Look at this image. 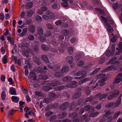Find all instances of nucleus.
<instances>
[{
  "label": "nucleus",
  "instance_id": "obj_25",
  "mask_svg": "<svg viewBox=\"0 0 122 122\" xmlns=\"http://www.w3.org/2000/svg\"><path fill=\"white\" fill-rule=\"evenodd\" d=\"M67 51L68 53L70 55L72 54L73 52V49L71 47H70L68 48Z\"/></svg>",
  "mask_w": 122,
  "mask_h": 122
},
{
  "label": "nucleus",
  "instance_id": "obj_5",
  "mask_svg": "<svg viewBox=\"0 0 122 122\" xmlns=\"http://www.w3.org/2000/svg\"><path fill=\"white\" fill-rule=\"evenodd\" d=\"M37 32L39 35H42L43 33V30L41 26H38L37 28Z\"/></svg>",
  "mask_w": 122,
  "mask_h": 122
},
{
  "label": "nucleus",
  "instance_id": "obj_11",
  "mask_svg": "<svg viewBox=\"0 0 122 122\" xmlns=\"http://www.w3.org/2000/svg\"><path fill=\"white\" fill-rule=\"evenodd\" d=\"M33 60L38 65H39L41 64V62L39 59L36 56H34L33 57Z\"/></svg>",
  "mask_w": 122,
  "mask_h": 122
},
{
  "label": "nucleus",
  "instance_id": "obj_15",
  "mask_svg": "<svg viewBox=\"0 0 122 122\" xmlns=\"http://www.w3.org/2000/svg\"><path fill=\"white\" fill-rule=\"evenodd\" d=\"M84 110L86 111H87L91 109L93 111L94 110V108L93 107L89 105H87L85 106L84 108Z\"/></svg>",
  "mask_w": 122,
  "mask_h": 122
},
{
  "label": "nucleus",
  "instance_id": "obj_53",
  "mask_svg": "<svg viewBox=\"0 0 122 122\" xmlns=\"http://www.w3.org/2000/svg\"><path fill=\"white\" fill-rule=\"evenodd\" d=\"M35 94L39 96H42L43 94L42 93L40 92L36 91L35 92Z\"/></svg>",
  "mask_w": 122,
  "mask_h": 122
},
{
  "label": "nucleus",
  "instance_id": "obj_63",
  "mask_svg": "<svg viewBox=\"0 0 122 122\" xmlns=\"http://www.w3.org/2000/svg\"><path fill=\"white\" fill-rule=\"evenodd\" d=\"M112 7L114 9H117L119 7V6L117 3L113 4L112 5Z\"/></svg>",
  "mask_w": 122,
  "mask_h": 122
},
{
  "label": "nucleus",
  "instance_id": "obj_56",
  "mask_svg": "<svg viewBox=\"0 0 122 122\" xmlns=\"http://www.w3.org/2000/svg\"><path fill=\"white\" fill-rule=\"evenodd\" d=\"M33 11L31 10H30L28 11L27 14L28 16H31L33 14Z\"/></svg>",
  "mask_w": 122,
  "mask_h": 122
},
{
  "label": "nucleus",
  "instance_id": "obj_58",
  "mask_svg": "<svg viewBox=\"0 0 122 122\" xmlns=\"http://www.w3.org/2000/svg\"><path fill=\"white\" fill-rule=\"evenodd\" d=\"M84 64V62L82 61H79L77 64V66H81Z\"/></svg>",
  "mask_w": 122,
  "mask_h": 122
},
{
  "label": "nucleus",
  "instance_id": "obj_46",
  "mask_svg": "<svg viewBox=\"0 0 122 122\" xmlns=\"http://www.w3.org/2000/svg\"><path fill=\"white\" fill-rule=\"evenodd\" d=\"M93 99V97H87L85 100L86 102H91Z\"/></svg>",
  "mask_w": 122,
  "mask_h": 122
},
{
  "label": "nucleus",
  "instance_id": "obj_20",
  "mask_svg": "<svg viewBox=\"0 0 122 122\" xmlns=\"http://www.w3.org/2000/svg\"><path fill=\"white\" fill-rule=\"evenodd\" d=\"M108 93H106L102 95L101 93V95L100 97L99 98V100H101L102 99L106 98L107 96L108 95Z\"/></svg>",
  "mask_w": 122,
  "mask_h": 122
},
{
  "label": "nucleus",
  "instance_id": "obj_33",
  "mask_svg": "<svg viewBox=\"0 0 122 122\" xmlns=\"http://www.w3.org/2000/svg\"><path fill=\"white\" fill-rule=\"evenodd\" d=\"M114 104V103L113 102H111L105 105V107L107 108H109L112 107Z\"/></svg>",
  "mask_w": 122,
  "mask_h": 122
},
{
  "label": "nucleus",
  "instance_id": "obj_12",
  "mask_svg": "<svg viewBox=\"0 0 122 122\" xmlns=\"http://www.w3.org/2000/svg\"><path fill=\"white\" fill-rule=\"evenodd\" d=\"M41 57L42 60L44 62L47 63H49V61L46 56L45 55H42Z\"/></svg>",
  "mask_w": 122,
  "mask_h": 122
},
{
  "label": "nucleus",
  "instance_id": "obj_13",
  "mask_svg": "<svg viewBox=\"0 0 122 122\" xmlns=\"http://www.w3.org/2000/svg\"><path fill=\"white\" fill-rule=\"evenodd\" d=\"M69 67L67 66L63 67L61 69V71L63 73H66L68 72L69 70Z\"/></svg>",
  "mask_w": 122,
  "mask_h": 122
},
{
  "label": "nucleus",
  "instance_id": "obj_10",
  "mask_svg": "<svg viewBox=\"0 0 122 122\" xmlns=\"http://www.w3.org/2000/svg\"><path fill=\"white\" fill-rule=\"evenodd\" d=\"M9 93L12 95H16L15 89L13 87L10 88Z\"/></svg>",
  "mask_w": 122,
  "mask_h": 122
},
{
  "label": "nucleus",
  "instance_id": "obj_48",
  "mask_svg": "<svg viewBox=\"0 0 122 122\" xmlns=\"http://www.w3.org/2000/svg\"><path fill=\"white\" fill-rule=\"evenodd\" d=\"M81 58V56L79 54H77L75 56V60L76 61H78Z\"/></svg>",
  "mask_w": 122,
  "mask_h": 122
},
{
  "label": "nucleus",
  "instance_id": "obj_60",
  "mask_svg": "<svg viewBox=\"0 0 122 122\" xmlns=\"http://www.w3.org/2000/svg\"><path fill=\"white\" fill-rule=\"evenodd\" d=\"M47 66L49 68L51 69H53L55 67H56L55 65L51 64H48Z\"/></svg>",
  "mask_w": 122,
  "mask_h": 122
},
{
  "label": "nucleus",
  "instance_id": "obj_8",
  "mask_svg": "<svg viewBox=\"0 0 122 122\" xmlns=\"http://www.w3.org/2000/svg\"><path fill=\"white\" fill-rule=\"evenodd\" d=\"M46 12L47 14L48 15V19H52L54 18L55 15L53 13L48 11H47Z\"/></svg>",
  "mask_w": 122,
  "mask_h": 122
},
{
  "label": "nucleus",
  "instance_id": "obj_31",
  "mask_svg": "<svg viewBox=\"0 0 122 122\" xmlns=\"http://www.w3.org/2000/svg\"><path fill=\"white\" fill-rule=\"evenodd\" d=\"M8 57L6 55H5L2 58V61L4 64H6L7 62Z\"/></svg>",
  "mask_w": 122,
  "mask_h": 122
},
{
  "label": "nucleus",
  "instance_id": "obj_16",
  "mask_svg": "<svg viewBox=\"0 0 122 122\" xmlns=\"http://www.w3.org/2000/svg\"><path fill=\"white\" fill-rule=\"evenodd\" d=\"M84 88L85 89V91L86 94L88 95L90 93L91 91H90V88L88 86H86L85 87H82V88Z\"/></svg>",
  "mask_w": 122,
  "mask_h": 122
},
{
  "label": "nucleus",
  "instance_id": "obj_28",
  "mask_svg": "<svg viewBox=\"0 0 122 122\" xmlns=\"http://www.w3.org/2000/svg\"><path fill=\"white\" fill-rule=\"evenodd\" d=\"M121 103V101L120 99H118L117 101L114 104V106L115 107H117L120 105Z\"/></svg>",
  "mask_w": 122,
  "mask_h": 122
},
{
  "label": "nucleus",
  "instance_id": "obj_2",
  "mask_svg": "<svg viewBox=\"0 0 122 122\" xmlns=\"http://www.w3.org/2000/svg\"><path fill=\"white\" fill-rule=\"evenodd\" d=\"M86 72L85 71H79L76 72L74 74L75 76H81L80 77L83 79L86 76Z\"/></svg>",
  "mask_w": 122,
  "mask_h": 122
},
{
  "label": "nucleus",
  "instance_id": "obj_32",
  "mask_svg": "<svg viewBox=\"0 0 122 122\" xmlns=\"http://www.w3.org/2000/svg\"><path fill=\"white\" fill-rule=\"evenodd\" d=\"M77 84V82L75 81H72L71 82V86L72 88H75L77 86L76 84Z\"/></svg>",
  "mask_w": 122,
  "mask_h": 122
},
{
  "label": "nucleus",
  "instance_id": "obj_44",
  "mask_svg": "<svg viewBox=\"0 0 122 122\" xmlns=\"http://www.w3.org/2000/svg\"><path fill=\"white\" fill-rule=\"evenodd\" d=\"M65 88L64 86H59L56 88V91H60L64 89Z\"/></svg>",
  "mask_w": 122,
  "mask_h": 122
},
{
  "label": "nucleus",
  "instance_id": "obj_29",
  "mask_svg": "<svg viewBox=\"0 0 122 122\" xmlns=\"http://www.w3.org/2000/svg\"><path fill=\"white\" fill-rule=\"evenodd\" d=\"M122 80L121 78H119L117 76L115 78V80L113 82L114 84H116L119 83Z\"/></svg>",
  "mask_w": 122,
  "mask_h": 122
},
{
  "label": "nucleus",
  "instance_id": "obj_23",
  "mask_svg": "<svg viewBox=\"0 0 122 122\" xmlns=\"http://www.w3.org/2000/svg\"><path fill=\"white\" fill-rule=\"evenodd\" d=\"M7 38L9 42H10L11 44L12 45H13L14 43V42L12 38L10 37V36H7Z\"/></svg>",
  "mask_w": 122,
  "mask_h": 122
},
{
  "label": "nucleus",
  "instance_id": "obj_26",
  "mask_svg": "<svg viewBox=\"0 0 122 122\" xmlns=\"http://www.w3.org/2000/svg\"><path fill=\"white\" fill-rule=\"evenodd\" d=\"M62 32L64 36H67L69 34V32L68 31L66 30H62Z\"/></svg>",
  "mask_w": 122,
  "mask_h": 122
},
{
  "label": "nucleus",
  "instance_id": "obj_24",
  "mask_svg": "<svg viewBox=\"0 0 122 122\" xmlns=\"http://www.w3.org/2000/svg\"><path fill=\"white\" fill-rule=\"evenodd\" d=\"M41 47L43 50L45 51H48L49 49L47 46L44 44H42L41 45Z\"/></svg>",
  "mask_w": 122,
  "mask_h": 122
},
{
  "label": "nucleus",
  "instance_id": "obj_39",
  "mask_svg": "<svg viewBox=\"0 0 122 122\" xmlns=\"http://www.w3.org/2000/svg\"><path fill=\"white\" fill-rule=\"evenodd\" d=\"M106 75V74L104 73H102L100 74H98L97 75L96 78H95L96 79H97L98 78H100L103 77L105 76Z\"/></svg>",
  "mask_w": 122,
  "mask_h": 122
},
{
  "label": "nucleus",
  "instance_id": "obj_27",
  "mask_svg": "<svg viewBox=\"0 0 122 122\" xmlns=\"http://www.w3.org/2000/svg\"><path fill=\"white\" fill-rule=\"evenodd\" d=\"M67 2H63L61 4L62 6L64 8H67L69 6Z\"/></svg>",
  "mask_w": 122,
  "mask_h": 122
},
{
  "label": "nucleus",
  "instance_id": "obj_34",
  "mask_svg": "<svg viewBox=\"0 0 122 122\" xmlns=\"http://www.w3.org/2000/svg\"><path fill=\"white\" fill-rule=\"evenodd\" d=\"M23 56H26L27 57H29V53L27 51H25L23 52L22 54Z\"/></svg>",
  "mask_w": 122,
  "mask_h": 122
},
{
  "label": "nucleus",
  "instance_id": "obj_59",
  "mask_svg": "<svg viewBox=\"0 0 122 122\" xmlns=\"http://www.w3.org/2000/svg\"><path fill=\"white\" fill-rule=\"evenodd\" d=\"M77 115V113L76 112H73L69 115V116L74 118L76 117Z\"/></svg>",
  "mask_w": 122,
  "mask_h": 122
},
{
  "label": "nucleus",
  "instance_id": "obj_6",
  "mask_svg": "<svg viewBox=\"0 0 122 122\" xmlns=\"http://www.w3.org/2000/svg\"><path fill=\"white\" fill-rule=\"evenodd\" d=\"M68 102H66L62 104L60 107V109L62 110H64L66 109L68 107Z\"/></svg>",
  "mask_w": 122,
  "mask_h": 122
},
{
  "label": "nucleus",
  "instance_id": "obj_49",
  "mask_svg": "<svg viewBox=\"0 0 122 122\" xmlns=\"http://www.w3.org/2000/svg\"><path fill=\"white\" fill-rule=\"evenodd\" d=\"M100 70V68H98L96 69L91 73V76L92 75L96 74L97 72Z\"/></svg>",
  "mask_w": 122,
  "mask_h": 122
},
{
  "label": "nucleus",
  "instance_id": "obj_50",
  "mask_svg": "<svg viewBox=\"0 0 122 122\" xmlns=\"http://www.w3.org/2000/svg\"><path fill=\"white\" fill-rule=\"evenodd\" d=\"M51 35V32L49 30H48L46 31L45 32L44 36L46 37H48L50 36Z\"/></svg>",
  "mask_w": 122,
  "mask_h": 122
},
{
  "label": "nucleus",
  "instance_id": "obj_9",
  "mask_svg": "<svg viewBox=\"0 0 122 122\" xmlns=\"http://www.w3.org/2000/svg\"><path fill=\"white\" fill-rule=\"evenodd\" d=\"M104 112L105 113L103 116V117H107L108 116L110 115L111 114H112V112H111V111L109 110H105L104 111Z\"/></svg>",
  "mask_w": 122,
  "mask_h": 122
},
{
  "label": "nucleus",
  "instance_id": "obj_40",
  "mask_svg": "<svg viewBox=\"0 0 122 122\" xmlns=\"http://www.w3.org/2000/svg\"><path fill=\"white\" fill-rule=\"evenodd\" d=\"M83 3L82 4H81V6L82 8H83L85 7L87 8V3L85 1H83L82 2Z\"/></svg>",
  "mask_w": 122,
  "mask_h": 122
},
{
  "label": "nucleus",
  "instance_id": "obj_14",
  "mask_svg": "<svg viewBox=\"0 0 122 122\" xmlns=\"http://www.w3.org/2000/svg\"><path fill=\"white\" fill-rule=\"evenodd\" d=\"M66 60L69 64H71L73 60V57L71 56H67L66 58Z\"/></svg>",
  "mask_w": 122,
  "mask_h": 122
},
{
  "label": "nucleus",
  "instance_id": "obj_19",
  "mask_svg": "<svg viewBox=\"0 0 122 122\" xmlns=\"http://www.w3.org/2000/svg\"><path fill=\"white\" fill-rule=\"evenodd\" d=\"M66 115V113L65 112L61 113L59 114L58 116V118L59 119L63 118Z\"/></svg>",
  "mask_w": 122,
  "mask_h": 122
},
{
  "label": "nucleus",
  "instance_id": "obj_35",
  "mask_svg": "<svg viewBox=\"0 0 122 122\" xmlns=\"http://www.w3.org/2000/svg\"><path fill=\"white\" fill-rule=\"evenodd\" d=\"M27 30V29L26 28H25L23 29V31L22 33L20 34V36H23L25 35Z\"/></svg>",
  "mask_w": 122,
  "mask_h": 122
},
{
  "label": "nucleus",
  "instance_id": "obj_18",
  "mask_svg": "<svg viewBox=\"0 0 122 122\" xmlns=\"http://www.w3.org/2000/svg\"><path fill=\"white\" fill-rule=\"evenodd\" d=\"M81 96V93L80 92L75 93L73 95L72 97L73 99H75L79 98Z\"/></svg>",
  "mask_w": 122,
  "mask_h": 122
},
{
  "label": "nucleus",
  "instance_id": "obj_45",
  "mask_svg": "<svg viewBox=\"0 0 122 122\" xmlns=\"http://www.w3.org/2000/svg\"><path fill=\"white\" fill-rule=\"evenodd\" d=\"M14 60L15 63V64H18L20 66L21 65L20 60L19 59H18L17 60V58L16 57H14Z\"/></svg>",
  "mask_w": 122,
  "mask_h": 122
},
{
  "label": "nucleus",
  "instance_id": "obj_51",
  "mask_svg": "<svg viewBox=\"0 0 122 122\" xmlns=\"http://www.w3.org/2000/svg\"><path fill=\"white\" fill-rule=\"evenodd\" d=\"M54 75L55 76L57 77H60L62 76V75L61 72H56L54 73Z\"/></svg>",
  "mask_w": 122,
  "mask_h": 122
},
{
  "label": "nucleus",
  "instance_id": "obj_54",
  "mask_svg": "<svg viewBox=\"0 0 122 122\" xmlns=\"http://www.w3.org/2000/svg\"><path fill=\"white\" fill-rule=\"evenodd\" d=\"M110 95H109L107 97V99L109 100L112 99L114 97H115L112 92H110Z\"/></svg>",
  "mask_w": 122,
  "mask_h": 122
},
{
  "label": "nucleus",
  "instance_id": "obj_7",
  "mask_svg": "<svg viewBox=\"0 0 122 122\" xmlns=\"http://www.w3.org/2000/svg\"><path fill=\"white\" fill-rule=\"evenodd\" d=\"M106 79L105 78H103L98 80V82L100 83V85L101 86H102L106 83L105 81Z\"/></svg>",
  "mask_w": 122,
  "mask_h": 122
},
{
  "label": "nucleus",
  "instance_id": "obj_64",
  "mask_svg": "<svg viewBox=\"0 0 122 122\" xmlns=\"http://www.w3.org/2000/svg\"><path fill=\"white\" fill-rule=\"evenodd\" d=\"M114 120L113 117H109L107 119V122H110L112 120Z\"/></svg>",
  "mask_w": 122,
  "mask_h": 122
},
{
  "label": "nucleus",
  "instance_id": "obj_61",
  "mask_svg": "<svg viewBox=\"0 0 122 122\" xmlns=\"http://www.w3.org/2000/svg\"><path fill=\"white\" fill-rule=\"evenodd\" d=\"M26 5L28 7L27 8L30 9L32 7L33 4L31 2H29L26 3Z\"/></svg>",
  "mask_w": 122,
  "mask_h": 122
},
{
  "label": "nucleus",
  "instance_id": "obj_57",
  "mask_svg": "<svg viewBox=\"0 0 122 122\" xmlns=\"http://www.w3.org/2000/svg\"><path fill=\"white\" fill-rule=\"evenodd\" d=\"M49 96L52 98H54L56 96V95L54 93L51 92L49 94Z\"/></svg>",
  "mask_w": 122,
  "mask_h": 122
},
{
  "label": "nucleus",
  "instance_id": "obj_55",
  "mask_svg": "<svg viewBox=\"0 0 122 122\" xmlns=\"http://www.w3.org/2000/svg\"><path fill=\"white\" fill-rule=\"evenodd\" d=\"M112 93L113 94L115 97L117 96V95L119 93V91L117 90H116L115 91H113Z\"/></svg>",
  "mask_w": 122,
  "mask_h": 122
},
{
  "label": "nucleus",
  "instance_id": "obj_37",
  "mask_svg": "<svg viewBox=\"0 0 122 122\" xmlns=\"http://www.w3.org/2000/svg\"><path fill=\"white\" fill-rule=\"evenodd\" d=\"M56 117V115H52L50 118L49 120L50 122H53L55 120Z\"/></svg>",
  "mask_w": 122,
  "mask_h": 122
},
{
  "label": "nucleus",
  "instance_id": "obj_42",
  "mask_svg": "<svg viewBox=\"0 0 122 122\" xmlns=\"http://www.w3.org/2000/svg\"><path fill=\"white\" fill-rule=\"evenodd\" d=\"M6 93L4 91L2 92L1 93V97L2 99L4 100L5 97Z\"/></svg>",
  "mask_w": 122,
  "mask_h": 122
},
{
  "label": "nucleus",
  "instance_id": "obj_36",
  "mask_svg": "<svg viewBox=\"0 0 122 122\" xmlns=\"http://www.w3.org/2000/svg\"><path fill=\"white\" fill-rule=\"evenodd\" d=\"M36 19L38 22H40L41 21L42 18L39 15H37L36 17Z\"/></svg>",
  "mask_w": 122,
  "mask_h": 122
},
{
  "label": "nucleus",
  "instance_id": "obj_43",
  "mask_svg": "<svg viewBox=\"0 0 122 122\" xmlns=\"http://www.w3.org/2000/svg\"><path fill=\"white\" fill-rule=\"evenodd\" d=\"M46 25L47 28L50 30H52L53 28V26L49 23H47L46 24Z\"/></svg>",
  "mask_w": 122,
  "mask_h": 122
},
{
  "label": "nucleus",
  "instance_id": "obj_1",
  "mask_svg": "<svg viewBox=\"0 0 122 122\" xmlns=\"http://www.w3.org/2000/svg\"><path fill=\"white\" fill-rule=\"evenodd\" d=\"M101 18L105 22L104 25L106 26H107V31L109 33L112 32L114 30L113 27L111 26L108 23V22L107 19L102 15L101 16Z\"/></svg>",
  "mask_w": 122,
  "mask_h": 122
},
{
  "label": "nucleus",
  "instance_id": "obj_21",
  "mask_svg": "<svg viewBox=\"0 0 122 122\" xmlns=\"http://www.w3.org/2000/svg\"><path fill=\"white\" fill-rule=\"evenodd\" d=\"M11 99L13 102L15 103L17 102L19 100L18 97L14 96H12L11 97Z\"/></svg>",
  "mask_w": 122,
  "mask_h": 122
},
{
  "label": "nucleus",
  "instance_id": "obj_30",
  "mask_svg": "<svg viewBox=\"0 0 122 122\" xmlns=\"http://www.w3.org/2000/svg\"><path fill=\"white\" fill-rule=\"evenodd\" d=\"M121 113V112L120 111H119L118 112H116L113 115V119L115 120L116 118H117L120 115Z\"/></svg>",
  "mask_w": 122,
  "mask_h": 122
},
{
  "label": "nucleus",
  "instance_id": "obj_38",
  "mask_svg": "<svg viewBox=\"0 0 122 122\" xmlns=\"http://www.w3.org/2000/svg\"><path fill=\"white\" fill-rule=\"evenodd\" d=\"M45 114L46 116L49 117L53 114V112L51 111H46Z\"/></svg>",
  "mask_w": 122,
  "mask_h": 122
},
{
  "label": "nucleus",
  "instance_id": "obj_62",
  "mask_svg": "<svg viewBox=\"0 0 122 122\" xmlns=\"http://www.w3.org/2000/svg\"><path fill=\"white\" fill-rule=\"evenodd\" d=\"M51 100L49 98H47L44 99V101L46 103H49Z\"/></svg>",
  "mask_w": 122,
  "mask_h": 122
},
{
  "label": "nucleus",
  "instance_id": "obj_47",
  "mask_svg": "<svg viewBox=\"0 0 122 122\" xmlns=\"http://www.w3.org/2000/svg\"><path fill=\"white\" fill-rule=\"evenodd\" d=\"M95 9L96 11L99 12L102 15H103L104 14V11L101 9L97 8H95Z\"/></svg>",
  "mask_w": 122,
  "mask_h": 122
},
{
  "label": "nucleus",
  "instance_id": "obj_41",
  "mask_svg": "<svg viewBox=\"0 0 122 122\" xmlns=\"http://www.w3.org/2000/svg\"><path fill=\"white\" fill-rule=\"evenodd\" d=\"M43 88L45 91H48L50 90L52 88L51 87L48 86H43Z\"/></svg>",
  "mask_w": 122,
  "mask_h": 122
},
{
  "label": "nucleus",
  "instance_id": "obj_22",
  "mask_svg": "<svg viewBox=\"0 0 122 122\" xmlns=\"http://www.w3.org/2000/svg\"><path fill=\"white\" fill-rule=\"evenodd\" d=\"M28 29L30 32L33 33L35 31V27L33 25H31L29 27Z\"/></svg>",
  "mask_w": 122,
  "mask_h": 122
},
{
  "label": "nucleus",
  "instance_id": "obj_52",
  "mask_svg": "<svg viewBox=\"0 0 122 122\" xmlns=\"http://www.w3.org/2000/svg\"><path fill=\"white\" fill-rule=\"evenodd\" d=\"M28 39L30 41H32L34 39V37L33 36L31 35H29L27 37Z\"/></svg>",
  "mask_w": 122,
  "mask_h": 122
},
{
  "label": "nucleus",
  "instance_id": "obj_17",
  "mask_svg": "<svg viewBox=\"0 0 122 122\" xmlns=\"http://www.w3.org/2000/svg\"><path fill=\"white\" fill-rule=\"evenodd\" d=\"M59 82L58 81H56L52 83H48L47 85L51 86H55L59 85Z\"/></svg>",
  "mask_w": 122,
  "mask_h": 122
},
{
  "label": "nucleus",
  "instance_id": "obj_3",
  "mask_svg": "<svg viewBox=\"0 0 122 122\" xmlns=\"http://www.w3.org/2000/svg\"><path fill=\"white\" fill-rule=\"evenodd\" d=\"M33 78V79H32L34 80H36V76H35V73L33 72H30L28 78L29 79H31V78Z\"/></svg>",
  "mask_w": 122,
  "mask_h": 122
},
{
  "label": "nucleus",
  "instance_id": "obj_4",
  "mask_svg": "<svg viewBox=\"0 0 122 122\" xmlns=\"http://www.w3.org/2000/svg\"><path fill=\"white\" fill-rule=\"evenodd\" d=\"M72 79V77L69 76H66L63 77L62 80L63 81L68 82L71 81Z\"/></svg>",
  "mask_w": 122,
  "mask_h": 122
}]
</instances>
